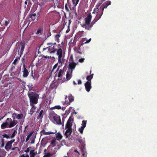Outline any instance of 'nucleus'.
<instances>
[{"mask_svg": "<svg viewBox=\"0 0 157 157\" xmlns=\"http://www.w3.org/2000/svg\"><path fill=\"white\" fill-rule=\"evenodd\" d=\"M92 16L90 14L88 15L85 18V23L81 25V26L86 30H90L94 25L98 21L95 18L91 23Z\"/></svg>", "mask_w": 157, "mask_h": 157, "instance_id": "f257e3e1", "label": "nucleus"}, {"mask_svg": "<svg viewBox=\"0 0 157 157\" xmlns=\"http://www.w3.org/2000/svg\"><path fill=\"white\" fill-rule=\"evenodd\" d=\"M47 45L48 46L47 48H44L43 49V51L47 50L48 52L50 53H54L56 52L57 48H56V42L48 43Z\"/></svg>", "mask_w": 157, "mask_h": 157, "instance_id": "f03ea898", "label": "nucleus"}, {"mask_svg": "<svg viewBox=\"0 0 157 157\" xmlns=\"http://www.w3.org/2000/svg\"><path fill=\"white\" fill-rule=\"evenodd\" d=\"M102 3V2H98L94 9V12L93 13H94V12H95L96 13H97V14L95 18L96 19L98 20L101 18L103 13V12L101 11V10H100L99 9V7L101 5Z\"/></svg>", "mask_w": 157, "mask_h": 157, "instance_id": "7ed1b4c3", "label": "nucleus"}, {"mask_svg": "<svg viewBox=\"0 0 157 157\" xmlns=\"http://www.w3.org/2000/svg\"><path fill=\"white\" fill-rule=\"evenodd\" d=\"M49 118L50 120L53 119L58 124H62L60 116L54 112L51 113L49 114Z\"/></svg>", "mask_w": 157, "mask_h": 157, "instance_id": "20e7f679", "label": "nucleus"}, {"mask_svg": "<svg viewBox=\"0 0 157 157\" xmlns=\"http://www.w3.org/2000/svg\"><path fill=\"white\" fill-rule=\"evenodd\" d=\"M28 96L29 98L30 105L36 104L37 103L38 98V95L31 93L29 94Z\"/></svg>", "mask_w": 157, "mask_h": 157, "instance_id": "39448f33", "label": "nucleus"}, {"mask_svg": "<svg viewBox=\"0 0 157 157\" xmlns=\"http://www.w3.org/2000/svg\"><path fill=\"white\" fill-rule=\"evenodd\" d=\"M61 66H58L56 71L55 72L54 78L58 77V78H62L64 75L65 71L63 68H60Z\"/></svg>", "mask_w": 157, "mask_h": 157, "instance_id": "423d86ee", "label": "nucleus"}, {"mask_svg": "<svg viewBox=\"0 0 157 157\" xmlns=\"http://www.w3.org/2000/svg\"><path fill=\"white\" fill-rule=\"evenodd\" d=\"M15 117H13V120H12L11 118H7V120L9 122V128H11L14 126L17 123V121L15 120Z\"/></svg>", "mask_w": 157, "mask_h": 157, "instance_id": "0eeeda50", "label": "nucleus"}, {"mask_svg": "<svg viewBox=\"0 0 157 157\" xmlns=\"http://www.w3.org/2000/svg\"><path fill=\"white\" fill-rule=\"evenodd\" d=\"M56 52L57 55L58 56V63L62 64V58L63 55V50L61 48H59L58 49L57 48Z\"/></svg>", "mask_w": 157, "mask_h": 157, "instance_id": "6e6552de", "label": "nucleus"}, {"mask_svg": "<svg viewBox=\"0 0 157 157\" xmlns=\"http://www.w3.org/2000/svg\"><path fill=\"white\" fill-rule=\"evenodd\" d=\"M15 141V139H12L10 141L8 142L5 146V149L7 151H9L11 148L12 144Z\"/></svg>", "mask_w": 157, "mask_h": 157, "instance_id": "1a4fd4ad", "label": "nucleus"}, {"mask_svg": "<svg viewBox=\"0 0 157 157\" xmlns=\"http://www.w3.org/2000/svg\"><path fill=\"white\" fill-rule=\"evenodd\" d=\"M111 2L110 1H108L104 3L103 4H102L100 7L99 8L100 10L102 11L103 12L104 10V9L105 8H106L109 5H110L111 4Z\"/></svg>", "mask_w": 157, "mask_h": 157, "instance_id": "9d476101", "label": "nucleus"}, {"mask_svg": "<svg viewBox=\"0 0 157 157\" xmlns=\"http://www.w3.org/2000/svg\"><path fill=\"white\" fill-rule=\"evenodd\" d=\"M86 90L87 92H89L92 88L91 82L87 81L84 84Z\"/></svg>", "mask_w": 157, "mask_h": 157, "instance_id": "9b49d317", "label": "nucleus"}, {"mask_svg": "<svg viewBox=\"0 0 157 157\" xmlns=\"http://www.w3.org/2000/svg\"><path fill=\"white\" fill-rule=\"evenodd\" d=\"M68 98L69 101L65 100V103L66 104L69 105L71 102L74 101V97L71 94H70L68 96Z\"/></svg>", "mask_w": 157, "mask_h": 157, "instance_id": "f8f14e48", "label": "nucleus"}, {"mask_svg": "<svg viewBox=\"0 0 157 157\" xmlns=\"http://www.w3.org/2000/svg\"><path fill=\"white\" fill-rule=\"evenodd\" d=\"M76 63L74 62H69V68L71 70V73H72L73 70L76 67Z\"/></svg>", "mask_w": 157, "mask_h": 157, "instance_id": "ddd939ff", "label": "nucleus"}, {"mask_svg": "<svg viewBox=\"0 0 157 157\" xmlns=\"http://www.w3.org/2000/svg\"><path fill=\"white\" fill-rule=\"evenodd\" d=\"M23 76L24 78H26L29 75V71H28V70L25 67H23Z\"/></svg>", "mask_w": 157, "mask_h": 157, "instance_id": "4468645a", "label": "nucleus"}, {"mask_svg": "<svg viewBox=\"0 0 157 157\" xmlns=\"http://www.w3.org/2000/svg\"><path fill=\"white\" fill-rule=\"evenodd\" d=\"M9 122L6 120L5 122H4L1 125V128L2 129H3L6 128H9Z\"/></svg>", "mask_w": 157, "mask_h": 157, "instance_id": "2eb2a0df", "label": "nucleus"}, {"mask_svg": "<svg viewBox=\"0 0 157 157\" xmlns=\"http://www.w3.org/2000/svg\"><path fill=\"white\" fill-rule=\"evenodd\" d=\"M12 115V117L13 118V117H14L15 116L16 118L19 120L21 119L23 117V115L22 113L19 114L14 113H13Z\"/></svg>", "mask_w": 157, "mask_h": 157, "instance_id": "dca6fc26", "label": "nucleus"}, {"mask_svg": "<svg viewBox=\"0 0 157 157\" xmlns=\"http://www.w3.org/2000/svg\"><path fill=\"white\" fill-rule=\"evenodd\" d=\"M81 150L82 153V155L84 157H86V152L85 149V145H82L81 147Z\"/></svg>", "mask_w": 157, "mask_h": 157, "instance_id": "f3484780", "label": "nucleus"}, {"mask_svg": "<svg viewBox=\"0 0 157 157\" xmlns=\"http://www.w3.org/2000/svg\"><path fill=\"white\" fill-rule=\"evenodd\" d=\"M72 129H67L64 134V135L66 136V138H67L71 136L72 132Z\"/></svg>", "mask_w": 157, "mask_h": 157, "instance_id": "a211bd4d", "label": "nucleus"}, {"mask_svg": "<svg viewBox=\"0 0 157 157\" xmlns=\"http://www.w3.org/2000/svg\"><path fill=\"white\" fill-rule=\"evenodd\" d=\"M20 69H17L15 72H12L10 73V75L13 77H17L19 76Z\"/></svg>", "mask_w": 157, "mask_h": 157, "instance_id": "6ab92c4d", "label": "nucleus"}, {"mask_svg": "<svg viewBox=\"0 0 157 157\" xmlns=\"http://www.w3.org/2000/svg\"><path fill=\"white\" fill-rule=\"evenodd\" d=\"M25 47V44L24 43H23L21 42V45H20V54L21 55L24 51Z\"/></svg>", "mask_w": 157, "mask_h": 157, "instance_id": "aec40b11", "label": "nucleus"}, {"mask_svg": "<svg viewBox=\"0 0 157 157\" xmlns=\"http://www.w3.org/2000/svg\"><path fill=\"white\" fill-rule=\"evenodd\" d=\"M72 74L71 71V72L69 71H67V73L66 75V80L68 81L70 80L72 77Z\"/></svg>", "mask_w": 157, "mask_h": 157, "instance_id": "412c9836", "label": "nucleus"}, {"mask_svg": "<svg viewBox=\"0 0 157 157\" xmlns=\"http://www.w3.org/2000/svg\"><path fill=\"white\" fill-rule=\"evenodd\" d=\"M56 137L57 140H60L62 139L63 136L60 133L58 132L56 134Z\"/></svg>", "mask_w": 157, "mask_h": 157, "instance_id": "4be33fe9", "label": "nucleus"}, {"mask_svg": "<svg viewBox=\"0 0 157 157\" xmlns=\"http://www.w3.org/2000/svg\"><path fill=\"white\" fill-rule=\"evenodd\" d=\"M30 105L32 106V108L30 111V113L31 115H32L35 111V110L36 109V107H35L34 105Z\"/></svg>", "mask_w": 157, "mask_h": 157, "instance_id": "5701e85b", "label": "nucleus"}, {"mask_svg": "<svg viewBox=\"0 0 157 157\" xmlns=\"http://www.w3.org/2000/svg\"><path fill=\"white\" fill-rule=\"evenodd\" d=\"M36 14L33 13H31L30 14L29 16V18H31L32 20H34L35 19V16H36Z\"/></svg>", "mask_w": 157, "mask_h": 157, "instance_id": "b1692460", "label": "nucleus"}, {"mask_svg": "<svg viewBox=\"0 0 157 157\" xmlns=\"http://www.w3.org/2000/svg\"><path fill=\"white\" fill-rule=\"evenodd\" d=\"M72 125V124L67 123L65 126V128H67V129H72L71 128Z\"/></svg>", "mask_w": 157, "mask_h": 157, "instance_id": "393cba45", "label": "nucleus"}, {"mask_svg": "<svg viewBox=\"0 0 157 157\" xmlns=\"http://www.w3.org/2000/svg\"><path fill=\"white\" fill-rule=\"evenodd\" d=\"M56 139L54 138L52 139L51 141V144L53 146L55 147L56 146Z\"/></svg>", "mask_w": 157, "mask_h": 157, "instance_id": "a878e982", "label": "nucleus"}, {"mask_svg": "<svg viewBox=\"0 0 157 157\" xmlns=\"http://www.w3.org/2000/svg\"><path fill=\"white\" fill-rule=\"evenodd\" d=\"M36 154V152L35 153L34 150H32L30 151V157H34Z\"/></svg>", "mask_w": 157, "mask_h": 157, "instance_id": "bb28decb", "label": "nucleus"}, {"mask_svg": "<svg viewBox=\"0 0 157 157\" xmlns=\"http://www.w3.org/2000/svg\"><path fill=\"white\" fill-rule=\"evenodd\" d=\"M86 39V38H83L82 39V41L83 42H84V43H83L81 45L82 46L83 45V44H87V43H89L91 41V39L90 38L88 40H87L86 42H85Z\"/></svg>", "mask_w": 157, "mask_h": 157, "instance_id": "cd10ccee", "label": "nucleus"}, {"mask_svg": "<svg viewBox=\"0 0 157 157\" xmlns=\"http://www.w3.org/2000/svg\"><path fill=\"white\" fill-rule=\"evenodd\" d=\"M26 59L25 56H24L21 59V62L22 63L23 67H25V59Z\"/></svg>", "mask_w": 157, "mask_h": 157, "instance_id": "c85d7f7f", "label": "nucleus"}, {"mask_svg": "<svg viewBox=\"0 0 157 157\" xmlns=\"http://www.w3.org/2000/svg\"><path fill=\"white\" fill-rule=\"evenodd\" d=\"M43 27H40L38 28L37 32L36 33L37 34H38L40 33L42 31H43Z\"/></svg>", "mask_w": 157, "mask_h": 157, "instance_id": "c756f323", "label": "nucleus"}, {"mask_svg": "<svg viewBox=\"0 0 157 157\" xmlns=\"http://www.w3.org/2000/svg\"><path fill=\"white\" fill-rule=\"evenodd\" d=\"M34 133V131H32L30 132L29 133V135L27 136L26 139V142H27L30 139V137L32 136V134Z\"/></svg>", "mask_w": 157, "mask_h": 157, "instance_id": "7c9ffc66", "label": "nucleus"}, {"mask_svg": "<svg viewBox=\"0 0 157 157\" xmlns=\"http://www.w3.org/2000/svg\"><path fill=\"white\" fill-rule=\"evenodd\" d=\"M43 113V110H41L39 113V114L37 117V119L42 118H43L42 114Z\"/></svg>", "mask_w": 157, "mask_h": 157, "instance_id": "2f4dec72", "label": "nucleus"}, {"mask_svg": "<svg viewBox=\"0 0 157 157\" xmlns=\"http://www.w3.org/2000/svg\"><path fill=\"white\" fill-rule=\"evenodd\" d=\"M61 107L60 105H56L54 107H52L50 108V109L52 110L55 109H61Z\"/></svg>", "mask_w": 157, "mask_h": 157, "instance_id": "473e14b6", "label": "nucleus"}, {"mask_svg": "<svg viewBox=\"0 0 157 157\" xmlns=\"http://www.w3.org/2000/svg\"><path fill=\"white\" fill-rule=\"evenodd\" d=\"M1 144H0V147L2 148L4 146L5 144V140L4 139L2 138L1 139Z\"/></svg>", "mask_w": 157, "mask_h": 157, "instance_id": "72a5a7b5", "label": "nucleus"}, {"mask_svg": "<svg viewBox=\"0 0 157 157\" xmlns=\"http://www.w3.org/2000/svg\"><path fill=\"white\" fill-rule=\"evenodd\" d=\"M31 77L34 80L36 79V77L35 73L33 72V70L31 71Z\"/></svg>", "mask_w": 157, "mask_h": 157, "instance_id": "f704fd0d", "label": "nucleus"}, {"mask_svg": "<svg viewBox=\"0 0 157 157\" xmlns=\"http://www.w3.org/2000/svg\"><path fill=\"white\" fill-rule=\"evenodd\" d=\"M17 133V131L16 130H14L13 131V132L11 136H10V138H13L14 137Z\"/></svg>", "mask_w": 157, "mask_h": 157, "instance_id": "c9c22d12", "label": "nucleus"}, {"mask_svg": "<svg viewBox=\"0 0 157 157\" xmlns=\"http://www.w3.org/2000/svg\"><path fill=\"white\" fill-rule=\"evenodd\" d=\"M60 36V35L59 34H57L56 35L55 38L56 40L58 42H59V38Z\"/></svg>", "mask_w": 157, "mask_h": 157, "instance_id": "e433bc0d", "label": "nucleus"}, {"mask_svg": "<svg viewBox=\"0 0 157 157\" xmlns=\"http://www.w3.org/2000/svg\"><path fill=\"white\" fill-rule=\"evenodd\" d=\"M86 121H83L82 124V127H83V128H85L86 126Z\"/></svg>", "mask_w": 157, "mask_h": 157, "instance_id": "4c0bfd02", "label": "nucleus"}, {"mask_svg": "<svg viewBox=\"0 0 157 157\" xmlns=\"http://www.w3.org/2000/svg\"><path fill=\"white\" fill-rule=\"evenodd\" d=\"M2 137L3 138H6L7 139L8 138H10V135H7L6 134H4L3 135H2Z\"/></svg>", "mask_w": 157, "mask_h": 157, "instance_id": "58836bf2", "label": "nucleus"}, {"mask_svg": "<svg viewBox=\"0 0 157 157\" xmlns=\"http://www.w3.org/2000/svg\"><path fill=\"white\" fill-rule=\"evenodd\" d=\"M73 121V119L71 117H70L69 119H68L67 123H69L70 124H72V121Z\"/></svg>", "mask_w": 157, "mask_h": 157, "instance_id": "ea45409f", "label": "nucleus"}, {"mask_svg": "<svg viewBox=\"0 0 157 157\" xmlns=\"http://www.w3.org/2000/svg\"><path fill=\"white\" fill-rule=\"evenodd\" d=\"M56 132V131H55V132H46L45 135H48L52 134H54Z\"/></svg>", "mask_w": 157, "mask_h": 157, "instance_id": "a19ab883", "label": "nucleus"}, {"mask_svg": "<svg viewBox=\"0 0 157 157\" xmlns=\"http://www.w3.org/2000/svg\"><path fill=\"white\" fill-rule=\"evenodd\" d=\"M58 65V63H57L53 67V69L51 71V73H52L53 71L57 67Z\"/></svg>", "mask_w": 157, "mask_h": 157, "instance_id": "79ce46f5", "label": "nucleus"}, {"mask_svg": "<svg viewBox=\"0 0 157 157\" xmlns=\"http://www.w3.org/2000/svg\"><path fill=\"white\" fill-rule=\"evenodd\" d=\"M92 78V76L90 75L88 76L86 78V80H88L87 81H90V80Z\"/></svg>", "mask_w": 157, "mask_h": 157, "instance_id": "37998d69", "label": "nucleus"}, {"mask_svg": "<svg viewBox=\"0 0 157 157\" xmlns=\"http://www.w3.org/2000/svg\"><path fill=\"white\" fill-rule=\"evenodd\" d=\"M84 128H83V127L82 126L79 128L78 131L81 134H82L83 133V131Z\"/></svg>", "mask_w": 157, "mask_h": 157, "instance_id": "c03bdc74", "label": "nucleus"}, {"mask_svg": "<svg viewBox=\"0 0 157 157\" xmlns=\"http://www.w3.org/2000/svg\"><path fill=\"white\" fill-rule=\"evenodd\" d=\"M20 59L19 58H16L14 60L13 62V64L15 65L17 63V62L18 61V60Z\"/></svg>", "mask_w": 157, "mask_h": 157, "instance_id": "a18cd8bd", "label": "nucleus"}, {"mask_svg": "<svg viewBox=\"0 0 157 157\" xmlns=\"http://www.w3.org/2000/svg\"><path fill=\"white\" fill-rule=\"evenodd\" d=\"M78 141L80 144H82V145H84L85 144H83V140L82 139H80V138H78Z\"/></svg>", "mask_w": 157, "mask_h": 157, "instance_id": "49530a36", "label": "nucleus"}, {"mask_svg": "<svg viewBox=\"0 0 157 157\" xmlns=\"http://www.w3.org/2000/svg\"><path fill=\"white\" fill-rule=\"evenodd\" d=\"M69 62H74V60L73 59V56L72 55H71L70 57V58L69 59Z\"/></svg>", "mask_w": 157, "mask_h": 157, "instance_id": "de8ad7c7", "label": "nucleus"}, {"mask_svg": "<svg viewBox=\"0 0 157 157\" xmlns=\"http://www.w3.org/2000/svg\"><path fill=\"white\" fill-rule=\"evenodd\" d=\"M85 60L84 58H81L79 59L78 61L80 63H83L84 62Z\"/></svg>", "mask_w": 157, "mask_h": 157, "instance_id": "09e8293b", "label": "nucleus"}, {"mask_svg": "<svg viewBox=\"0 0 157 157\" xmlns=\"http://www.w3.org/2000/svg\"><path fill=\"white\" fill-rule=\"evenodd\" d=\"M79 0H75V2L74 3V5L75 6H76L79 2Z\"/></svg>", "mask_w": 157, "mask_h": 157, "instance_id": "8fccbe9b", "label": "nucleus"}, {"mask_svg": "<svg viewBox=\"0 0 157 157\" xmlns=\"http://www.w3.org/2000/svg\"><path fill=\"white\" fill-rule=\"evenodd\" d=\"M46 132L44 129L42 131H41L40 132V133H42L43 134L45 135V133Z\"/></svg>", "mask_w": 157, "mask_h": 157, "instance_id": "3c124183", "label": "nucleus"}, {"mask_svg": "<svg viewBox=\"0 0 157 157\" xmlns=\"http://www.w3.org/2000/svg\"><path fill=\"white\" fill-rule=\"evenodd\" d=\"M15 68V66H14L13 65L11 68V69H10V71L11 72L13 71V70Z\"/></svg>", "mask_w": 157, "mask_h": 157, "instance_id": "603ef678", "label": "nucleus"}, {"mask_svg": "<svg viewBox=\"0 0 157 157\" xmlns=\"http://www.w3.org/2000/svg\"><path fill=\"white\" fill-rule=\"evenodd\" d=\"M43 57L44 58L47 59H50L51 58V56L50 57V56H43Z\"/></svg>", "mask_w": 157, "mask_h": 157, "instance_id": "864d4df0", "label": "nucleus"}, {"mask_svg": "<svg viewBox=\"0 0 157 157\" xmlns=\"http://www.w3.org/2000/svg\"><path fill=\"white\" fill-rule=\"evenodd\" d=\"M2 152H4V151L0 148V155H1Z\"/></svg>", "mask_w": 157, "mask_h": 157, "instance_id": "5fc2aeb1", "label": "nucleus"}, {"mask_svg": "<svg viewBox=\"0 0 157 157\" xmlns=\"http://www.w3.org/2000/svg\"><path fill=\"white\" fill-rule=\"evenodd\" d=\"M43 157H50V155L49 154H48L45 155Z\"/></svg>", "mask_w": 157, "mask_h": 157, "instance_id": "6e6d98bb", "label": "nucleus"}, {"mask_svg": "<svg viewBox=\"0 0 157 157\" xmlns=\"http://www.w3.org/2000/svg\"><path fill=\"white\" fill-rule=\"evenodd\" d=\"M82 82L81 80L79 79L78 80V84L79 85L81 84Z\"/></svg>", "mask_w": 157, "mask_h": 157, "instance_id": "4d7b16f0", "label": "nucleus"}, {"mask_svg": "<svg viewBox=\"0 0 157 157\" xmlns=\"http://www.w3.org/2000/svg\"><path fill=\"white\" fill-rule=\"evenodd\" d=\"M8 23H9L8 22V21H6L5 22L4 25L6 26H7L8 25Z\"/></svg>", "mask_w": 157, "mask_h": 157, "instance_id": "13d9d810", "label": "nucleus"}, {"mask_svg": "<svg viewBox=\"0 0 157 157\" xmlns=\"http://www.w3.org/2000/svg\"><path fill=\"white\" fill-rule=\"evenodd\" d=\"M65 9H66L67 10V11H68L69 10V9L67 7V4H66L65 6Z\"/></svg>", "mask_w": 157, "mask_h": 157, "instance_id": "bf43d9fd", "label": "nucleus"}, {"mask_svg": "<svg viewBox=\"0 0 157 157\" xmlns=\"http://www.w3.org/2000/svg\"><path fill=\"white\" fill-rule=\"evenodd\" d=\"M18 80L21 83H25V82H24L23 81L21 80L20 79H19Z\"/></svg>", "mask_w": 157, "mask_h": 157, "instance_id": "052dcab7", "label": "nucleus"}, {"mask_svg": "<svg viewBox=\"0 0 157 157\" xmlns=\"http://www.w3.org/2000/svg\"><path fill=\"white\" fill-rule=\"evenodd\" d=\"M4 153L2 152V154L1 155H0V157H4Z\"/></svg>", "mask_w": 157, "mask_h": 157, "instance_id": "680f3d73", "label": "nucleus"}, {"mask_svg": "<svg viewBox=\"0 0 157 157\" xmlns=\"http://www.w3.org/2000/svg\"><path fill=\"white\" fill-rule=\"evenodd\" d=\"M29 147L27 148V149L25 151L26 153L28 152L29 151Z\"/></svg>", "mask_w": 157, "mask_h": 157, "instance_id": "e2e57ef3", "label": "nucleus"}, {"mask_svg": "<svg viewBox=\"0 0 157 157\" xmlns=\"http://www.w3.org/2000/svg\"><path fill=\"white\" fill-rule=\"evenodd\" d=\"M74 151L78 153V154H79V153L76 150H74Z\"/></svg>", "mask_w": 157, "mask_h": 157, "instance_id": "0e129e2a", "label": "nucleus"}, {"mask_svg": "<svg viewBox=\"0 0 157 157\" xmlns=\"http://www.w3.org/2000/svg\"><path fill=\"white\" fill-rule=\"evenodd\" d=\"M34 140H33L31 142V144H34Z\"/></svg>", "mask_w": 157, "mask_h": 157, "instance_id": "69168bd1", "label": "nucleus"}, {"mask_svg": "<svg viewBox=\"0 0 157 157\" xmlns=\"http://www.w3.org/2000/svg\"><path fill=\"white\" fill-rule=\"evenodd\" d=\"M73 84L75 85H77L75 81H74L73 82Z\"/></svg>", "mask_w": 157, "mask_h": 157, "instance_id": "338daca9", "label": "nucleus"}, {"mask_svg": "<svg viewBox=\"0 0 157 157\" xmlns=\"http://www.w3.org/2000/svg\"><path fill=\"white\" fill-rule=\"evenodd\" d=\"M20 157H25V156L24 154L21 155Z\"/></svg>", "mask_w": 157, "mask_h": 157, "instance_id": "774afa93", "label": "nucleus"}]
</instances>
